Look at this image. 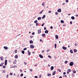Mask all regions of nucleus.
<instances>
[{
	"instance_id": "nucleus-1",
	"label": "nucleus",
	"mask_w": 78,
	"mask_h": 78,
	"mask_svg": "<svg viewBox=\"0 0 78 78\" xmlns=\"http://www.w3.org/2000/svg\"><path fill=\"white\" fill-rule=\"evenodd\" d=\"M69 65L70 66H73V62H70V63L69 64Z\"/></svg>"
},
{
	"instance_id": "nucleus-2",
	"label": "nucleus",
	"mask_w": 78,
	"mask_h": 78,
	"mask_svg": "<svg viewBox=\"0 0 78 78\" xmlns=\"http://www.w3.org/2000/svg\"><path fill=\"white\" fill-rule=\"evenodd\" d=\"M30 48H34V45H30Z\"/></svg>"
},
{
	"instance_id": "nucleus-3",
	"label": "nucleus",
	"mask_w": 78,
	"mask_h": 78,
	"mask_svg": "<svg viewBox=\"0 0 78 78\" xmlns=\"http://www.w3.org/2000/svg\"><path fill=\"white\" fill-rule=\"evenodd\" d=\"M58 12H61V9H59L57 10Z\"/></svg>"
},
{
	"instance_id": "nucleus-4",
	"label": "nucleus",
	"mask_w": 78,
	"mask_h": 78,
	"mask_svg": "<svg viewBox=\"0 0 78 78\" xmlns=\"http://www.w3.org/2000/svg\"><path fill=\"white\" fill-rule=\"evenodd\" d=\"M5 49V50H8V47L6 46H4L3 47Z\"/></svg>"
},
{
	"instance_id": "nucleus-5",
	"label": "nucleus",
	"mask_w": 78,
	"mask_h": 78,
	"mask_svg": "<svg viewBox=\"0 0 78 78\" xmlns=\"http://www.w3.org/2000/svg\"><path fill=\"white\" fill-rule=\"evenodd\" d=\"M54 69V67L53 66H52L51 67V70H53V69Z\"/></svg>"
},
{
	"instance_id": "nucleus-6",
	"label": "nucleus",
	"mask_w": 78,
	"mask_h": 78,
	"mask_svg": "<svg viewBox=\"0 0 78 78\" xmlns=\"http://www.w3.org/2000/svg\"><path fill=\"white\" fill-rule=\"evenodd\" d=\"M63 50H66L67 49V47H65L64 46H63Z\"/></svg>"
},
{
	"instance_id": "nucleus-7",
	"label": "nucleus",
	"mask_w": 78,
	"mask_h": 78,
	"mask_svg": "<svg viewBox=\"0 0 78 78\" xmlns=\"http://www.w3.org/2000/svg\"><path fill=\"white\" fill-rule=\"evenodd\" d=\"M1 59V61H3V56H1L0 57Z\"/></svg>"
},
{
	"instance_id": "nucleus-8",
	"label": "nucleus",
	"mask_w": 78,
	"mask_h": 78,
	"mask_svg": "<svg viewBox=\"0 0 78 78\" xmlns=\"http://www.w3.org/2000/svg\"><path fill=\"white\" fill-rule=\"evenodd\" d=\"M44 33H46V34H47V33H48V31L47 30H46L45 32Z\"/></svg>"
},
{
	"instance_id": "nucleus-9",
	"label": "nucleus",
	"mask_w": 78,
	"mask_h": 78,
	"mask_svg": "<svg viewBox=\"0 0 78 78\" xmlns=\"http://www.w3.org/2000/svg\"><path fill=\"white\" fill-rule=\"evenodd\" d=\"M39 56L40 57V58H43V56L41 55H40Z\"/></svg>"
},
{
	"instance_id": "nucleus-10",
	"label": "nucleus",
	"mask_w": 78,
	"mask_h": 78,
	"mask_svg": "<svg viewBox=\"0 0 78 78\" xmlns=\"http://www.w3.org/2000/svg\"><path fill=\"white\" fill-rule=\"evenodd\" d=\"M42 37H45V36H46V34H42Z\"/></svg>"
},
{
	"instance_id": "nucleus-11",
	"label": "nucleus",
	"mask_w": 78,
	"mask_h": 78,
	"mask_svg": "<svg viewBox=\"0 0 78 78\" xmlns=\"http://www.w3.org/2000/svg\"><path fill=\"white\" fill-rule=\"evenodd\" d=\"M41 17H38L37 18V20H41Z\"/></svg>"
},
{
	"instance_id": "nucleus-12",
	"label": "nucleus",
	"mask_w": 78,
	"mask_h": 78,
	"mask_svg": "<svg viewBox=\"0 0 78 78\" xmlns=\"http://www.w3.org/2000/svg\"><path fill=\"white\" fill-rule=\"evenodd\" d=\"M68 71L69 73L71 72H72V70L71 69H68Z\"/></svg>"
},
{
	"instance_id": "nucleus-13",
	"label": "nucleus",
	"mask_w": 78,
	"mask_h": 78,
	"mask_svg": "<svg viewBox=\"0 0 78 78\" xmlns=\"http://www.w3.org/2000/svg\"><path fill=\"white\" fill-rule=\"evenodd\" d=\"M30 44H33V41L32 40L30 41Z\"/></svg>"
},
{
	"instance_id": "nucleus-14",
	"label": "nucleus",
	"mask_w": 78,
	"mask_h": 78,
	"mask_svg": "<svg viewBox=\"0 0 78 78\" xmlns=\"http://www.w3.org/2000/svg\"><path fill=\"white\" fill-rule=\"evenodd\" d=\"M56 74V71H54L53 73H52L53 75H55Z\"/></svg>"
},
{
	"instance_id": "nucleus-15",
	"label": "nucleus",
	"mask_w": 78,
	"mask_h": 78,
	"mask_svg": "<svg viewBox=\"0 0 78 78\" xmlns=\"http://www.w3.org/2000/svg\"><path fill=\"white\" fill-rule=\"evenodd\" d=\"M37 31H38V34H40V33H41V31H40V30H37Z\"/></svg>"
},
{
	"instance_id": "nucleus-16",
	"label": "nucleus",
	"mask_w": 78,
	"mask_h": 78,
	"mask_svg": "<svg viewBox=\"0 0 78 78\" xmlns=\"http://www.w3.org/2000/svg\"><path fill=\"white\" fill-rule=\"evenodd\" d=\"M71 19H72V20H74L75 19V17L73 16H72L71 17Z\"/></svg>"
},
{
	"instance_id": "nucleus-17",
	"label": "nucleus",
	"mask_w": 78,
	"mask_h": 78,
	"mask_svg": "<svg viewBox=\"0 0 78 78\" xmlns=\"http://www.w3.org/2000/svg\"><path fill=\"white\" fill-rule=\"evenodd\" d=\"M70 51L71 53H72V54L73 53V50H72L70 49Z\"/></svg>"
},
{
	"instance_id": "nucleus-18",
	"label": "nucleus",
	"mask_w": 78,
	"mask_h": 78,
	"mask_svg": "<svg viewBox=\"0 0 78 78\" xmlns=\"http://www.w3.org/2000/svg\"><path fill=\"white\" fill-rule=\"evenodd\" d=\"M45 18V15H44L42 17V19H44V18Z\"/></svg>"
},
{
	"instance_id": "nucleus-19",
	"label": "nucleus",
	"mask_w": 78,
	"mask_h": 78,
	"mask_svg": "<svg viewBox=\"0 0 78 78\" xmlns=\"http://www.w3.org/2000/svg\"><path fill=\"white\" fill-rule=\"evenodd\" d=\"M74 53H76V52H77V50H76V49H74Z\"/></svg>"
},
{
	"instance_id": "nucleus-20",
	"label": "nucleus",
	"mask_w": 78,
	"mask_h": 78,
	"mask_svg": "<svg viewBox=\"0 0 78 78\" xmlns=\"http://www.w3.org/2000/svg\"><path fill=\"white\" fill-rule=\"evenodd\" d=\"M47 76H51V73H48Z\"/></svg>"
},
{
	"instance_id": "nucleus-21",
	"label": "nucleus",
	"mask_w": 78,
	"mask_h": 78,
	"mask_svg": "<svg viewBox=\"0 0 78 78\" xmlns=\"http://www.w3.org/2000/svg\"><path fill=\"white\" fill-rule=\"evenodd\" d=\"M21 52L23 54H25V51L23 50Z\"/></svg>"
},
{
	"instance_id": "nucleus-22",
	"label": "nucleus",
	"mask_w": 78,
	"mask_h": 78,
	"mask_svg": "<svg viewBox=\"0 0 78 78\" xmlns=\"http://www.w3.org/2000/svg\"><path fill=\"white\" fill-rule=\"evenodd\" d=\"M15 57L16 59H17V58H18V55H16L15 56Z\"/></svg>"
},
{
	"instance_id": "nucleus-23",
	"label": "nucleus",
	"mask_w": 78,
	"mask_h": 78,
	"mask_svg": "<svg viewBox=\"0 0 78 78\" xmlns=\"http://www.w3.org/2000/svg\"><path fill=\"white\" fill-rule=\"evenodd\" d=\"M34 23H37V20H35L34 21Z\"/></svg>"
},
{
	"instance_id": "nucleus-24",
	"label": "nucleus",
	"mask_w": 78,
	"mask_h": 78,
	"mask_svg": "<svg viewBox=\"0 0 78 78\" xmlns=\"http://www.w3.org/2000/svg\"><path fill=\"white\" fill-rule=\"evenodd\" d=\"M61 23H64V21H63V20H61Z\"/></svg>"
},
{
	"instance_id": "nucleus-25",
	"label": "nucleus",
	"mask_w": 78,
	"mask_h": 78,
	"mask_svg": "<svg viewBox=\"0 0 78 78\" xmlns=\"http://www.w3.org/2000/svg\"><path fill=\"white\" fill-rule=\"evenodd\" d=\"M55 38L56 39H58V35H55Z\"/></svg>"
},
{
	"instance_id": "nucleus-26",
	"label": "nucleus",
	"mask_w": 78,
	"mask_h": 78,
	"mask_svg": "<svg viewBox=\"0 0 78 78\" xmlns=\"http://www.w3.org/2000/svg\"><path fill=\"white\" fill-rule=\"evenodd\" d=\"M73 73H76V71L73 70Z\"/></svg>"
},
{
	"instance_id": "nucleus-27",
	"label": "nucleus",
	"mask_w": 78,
	"mask_h": 78,
	"mask_svg": "<svg viewBox=\"0 0 78 78\" xmlns=\"http://www.w3.org/2000/svg\"><path fill=\"white\" fill-rule=\"evenodd\" d=\"M57 45V44H55V48H56Z\"/></svg>"
},
{
	"instance_id": "nucleus-28",
	"label": "nucleus",
	"mask_w": 78,
	"mask_h": 78,
	"mask_svg": "<svg viewBox=\"0 0 78 78\" xmlns=\"http://www.w3.org/2000/svg\"><path fill=\"white\" fill-rule=\"evenodd\" d=\"M45 25V23H43V24H41V26L42 27H44V25Z\"/></svg>"
},
{
	"instance_id": "nucleus-29",
	"label": "nucleus",
	"mask_w": 78,
	"mask_h": 78,
	"mask_svg": "<svg viewBox=\"0 0 78 78\" xmlns=\"http://www.w3.org/2000/svg\"><path fill=\"white\" fill-rule=\"evenodd\" d=\"M3 63H2L0 64V66H3Z\"/></svg>"
},
{
	"instance_id": "nucleus-30",
	"label": "nucleus",
	"mask_w": 78,
	"mask_h": 78,
	"mask_svg": "<svg viewBox=\"0 0 78 78\" xmlns=\"http://www.w3.org/2000/svg\"><path fill=\"white\" fill-rule=\"evenodd\" d=\"M57 70H58V72H61V70L60 69H58Z\"/></svg>"
},
{
	"instance_id": "nucleus-31",
	"label": "nucleus",
	"mask_w": 78,
	"mask_h": 78,
	"mask_svg": "<svg viewBox=\"0 0 78 78\" xmlns=\"http://www.w3.org/2000/svg\"><path fill=\"white\" fill-rule=\"evenodd\" d=\"M28 55H29V56H30V55H31V52L28 53Z\"/></svg>"
},
{
	"instance_id": "nucleus-32",
	"label": "nucleus",
	"mask_w": 78,
	"mask_h": 78,
	"mask_svg": "<svg viewBox=\"0 0 78 78\" xmlns=\"http://www.w3.org/2000/svg\"><path fill=\"white\" fill-rule=\"evenodd\" d=\"M24 64L25 65V66L27 65V63L26 62H24Z\"/></svg>"
},
{
	"instance_id": "nucleus-33",
	"label": "nucleus",
	"mask_w": 78,
	"mask_h": 78,
	"mask_svg": "<svg viewBox=\"0 0 78 78\" xmlns=\"http://www.w3.org/2000/svg\"><path fill=\"white\" fill-rule=\"evenodd\" d=\"M48 57L49 58H50V59H51V57L50 55H48Z\"/></svg>"
},
{
	"instance_id": "nucleus-34",
	"label": "nucleus",
	"mask_w": 78,
	"mask_h": 78,
	"mask_svg": "<svg viewBox=\"0 0 78 78\" xmlns=\"http://www.w3.org/2000/svg\"><path fill=\"white\" fill-rule=\"evenodd\" d=\"M23 50H27V48H25L23 49Z\"/></svg>"
},
{
	"instance_id": "nucleus-35",
	"label": "nucleus",
	"mask_w": 78,
	"mask_h": 78,
	"mask_svg": "<svg viewBox=\"0 0 78 78\" xmlns=\"http://www.w3.org/2000/svg\"><path fill=\"white\" fill-rule=\"evenodd\" d=\"M42 6H44V2H43V3H42Z\"/></svg>"
},
{
	"instance_id": "nucleus-36",
	"label": "nucleus",
	"mask_w": 78,
	"mask_h": 78,
	"mask_svg": "<svg viewBox=\"0 0 78 78\" xmlns=\"http://www.w3.org/2000/svg\"><path fill=\"white\" fill-rule=\"evenodd\" d=\"M68 62V61H66L65 62V64H67Z\"/></svg>"
},
{
	"instance_id": "nucleus-37",
	"label": "nucleus",
	"mask_w": 78,
	"mask_h": 78,
	"mask_svg": "<svg viewBox=\"0 0 78 78\" xmlns=\"http://www.w3.org/2000/svg\"><path fill=\"white\" fill-rule=\"evenodd\" d=\"M2 67H3V68H4V69H5L6 68V66H3Z\"/></svg>"
},
{
	"instance_id": "nucleus-38",
	"label": "nucleus",
	"mask_w": 78,
	"mask_h": 78,
	"mask_svg": "<svg viewBox=\"0 0 78 78\" xmlns=\"http://www.w3.org/2000/svg\"><path fill=\"white\" fill-rule=\"evenodd\" d=\"M55 14L56 15H58V12H55Z\"/></svg>"
},
{
	"instance_id": "nucleus-39",
	"label": "nucleus",
	"mask_w": 78,
	"mask_h": 78,
	"mask_svg": "<svg viewBox=\"0 0 78 78\" xmlns=\"http://www.w3.org/2000/svg\"><path fill=\"white\" fill-rule=\"evenodd\" d=\"M21 76H23V74L22 73L20 75Z\"/></svg>"
},
{
	"instance_id": "nucleus-40",
	"label": "nucleus",
	"mask_w": 78,
	"mask_h": 78,
	"mask_svg": "<svg viewBox=\"0 0 78 78\" xmlns=\"http://www.w3.org/2000/svg\"><path fill=\"white\" fill-rule=\"evenodd\" d=\"M13 64H16V62L15 61L13 62Z\"/></svg>"
},
{
	"instance_id": "nucleus-41",
	"label": "nucleus",
	"mask_w": 78,
	"mask_h": 78,
	"mask_svg": "<svg viewBox=\"0 0 78 78\" xmlns=\"http://www.w3.org/2000/svg\"><path fill=\"white\" fill-rule=\"evenodd\" d=\"M8 76H9V75H8V74L6 75V78H9V77H8Z\"/></svg>"
},
{
	"instance_id": "nucleus-42",
	"label": "nucleus",
	"mask_w": 78,
	"mask_h": 78,
	"mask_svg": "<svg viewBox=\"0 0 78 78\" xmlns=\"http://www.w3.org/2000/svg\"><path fill=\"white\" fill-rule=\"evenodd\" d=\"M5 72H6V71H5V70H3V73H5Z\"/></svg>"
},
{
	"instance_id": "nucleus-43",
	"label": "nucleus",
	"mask_w": 78,
	"mask_h": 78,
	"mask_svg": "<svg viewBox=\"0 0 78 78\" xmlns=\"http://www.w3.org/2000/svg\"><path fill=\"white\" fill-rule=\"evenodd\" d=\"M39 25V23H36V26H38V25Z\"/></svg>"
},
{
	"instance_id": "nucleus-44",
	"label": "nucleus",
	"mask_w": 78,
	"mask_h": 78,
	"mask_svg": "<svg viewBox=\"0 0 78 78\" xmlns=\"http://www.w3.org/2000/svg\"><path fill=\"white\" fill-rule=\"evenodd\" d=\"M7 61H8V60H5V63H7Z\"/></svg>"
},
{
	"instance_id": "nucleus-45",
	"label": "nucleus",
	"mask_w": 78,
	"mask_h": 78,
	"mask_svg": "<svg viewBox=\"0 0 78 78\" xmlns=\"http://www.w3.org/2000/svg\"><path fill=\"white\" fill-rule=\"evenodd\" d=\"M66 3H68V2H69V0H66Z\"/></svg>"
},
{
	"instance_id": "nucleus-46",
	"label": "nucleus",
	"mask_w": 78,
	"mask_h": 78,
	"mask_svg": "<svg viewBox=\"0 0 78 78\" xmlns=\"http://www.w3.org/2000/svg\"><path fill=\"white\" fill-rule=\"evenodd\" d=\"M17 50H15V53H17Z\"/></svg>"
},
{
	"instance_id": "nucleus-47",
	"label": "nucleus",
	"mask_w": 78,
	"mask_h": 78,
	"mask_svg": "<svg viewBox=\"0 0 78 78\" xmlns=\"http://www.w3.org/2000/svg\"><path fill=\"white\" fill-rule=\"evenodd\" d=\"M49 51H50V50L48 49L47 51V52H48Z\"/></svg>"
},
{
	"instance_id": "nucleus-48",
	"label": "nucleus",
	"mask_w": 78,
	"mask_h": 78,
	"mask_svg": "<svg viewBox=\"0 0 78 78\" xmlns=\"http://www.w3.org/2000/svg\"><path fill=\"white\" fill-rule=\"evenodd\" d=\"M33 37H34V36H31L30 37V38H33Z\"/></svg>"
},
{
	"instance_id": "nucleus-49",
	"label": "nucleus",
	"mask_w": 78,
	"mask_h": 78,
	"mask_svg": "<svg viewBox=\"0 0 78 78\" xmlns=\"http://www.w3.org/2000/svg\"><path fill=\"white\" fill-rule=\"evenodd\" d=\"M63 75H66V73L64 72L63 73Z\"/></svg>"
},
{
	"instance_id": "nucleus-50",
	"label": "nucleus",
	"mask_w": 78,
	"mask_h": 78,
	"mask_svg": "<svg viewBox=\"0 0 78 78\" xmlns=\"http://www.w3.org/2000/svg\"><path fill=\"white\" fill-rule=\"evenodd\" d=\"M46 29H47V28H46V27H44V30H46Z\"/></svg>"
},
{
	"instance_id": "nucleus-51",
	"label": "nucleus",
	"mask_w": 78,
	"mask_h": 78,
	"mask_svg": "<svg viewBox=\"0 0 78 78\" xmlns=\"http://www.w3.org/2000/svg\"><path fill=\"white\" fill-rule=\"evenodd\" d=\"M34 34H35V33L34 32H33L32 33V35H34Z\"/></svg>"
},
{
	"instance_id": "nucleus-52",
	"label": "nucleus",
	"mask_w": 78,
	"mask_h": 78,
	"mask_svg": "<svg viewBox=\"0 0 78 78\" xmlns=\"http://www.w3.org/2000/svg\"><path fill=\"white\" fill-rule=\"evenodd\" d=\"M29 70L30 71V72H32L33 71V69H30Z\"/></svg>"
},
{
	"instance_id": "nucleus-53",
	"label": "nucleus",
	"mask_w": 78,
	"mask_h": 78,
	"mask_svg": "<svg viewBox=\"0 0 78 78\" xmlns=\"http://www.w3.org/2000/svg\"><path fill=\"white\" fill-rule=\"evenodd\" d=\"M50 28H51V29H53V27L51 26L50 27Z\"/></svg>"
},
{
	"instance_id": "nucleus-54",
	"label": "nucleus",
	"mask_w": 78,
	"mask_h": 78,
	"mask_svg": "<svg viewBox=\"0 0 78 78\" xmlns=\"http://www.w3.org/2000/svg\"><path fill=\"white\" fill-rule=\"evenodd\" d=\"M37 66V64H36V65H34L35 67H36V66Z\"/></svg>"
},
{
	"instance_id": "nucleus-55",
	"label": "nucleus",
	"mask_w": 78,
	"mask_h": 78,
	"mask_svg": "<svg viewBox=\"0 0 78 78\" xmlns=\"http://www.w3.org/2000/svg\"><path fill=\"white\" fill-rule=\"evenodd\" d=\"M70 24H72V21H70Z\"/></svg>"
},
{
	"instance_id": "nucleus-56",
	"label": "nucleus",
	"mask_w": 78,
	"mask_h": 78,
	"mask_svg": "<svg viewBox=\"0 0 78 78\" xmlns=\"http://www.w3.org/2000/svg\"><path fill=\"white\" fill-rule=\"evenodd\" d=\"M32 53L33 54H34L35 53V52L33 51V52H32Z\"/></svg>"
},
{
	"instance_id": "nucleus-57",
	"label": "nucleus",
	"mask_w": 78,
	"mask_h": 78,
	"mask_svg": "<svg viewBox=\"0 0 78 78\" xmlns=\"http://www.w3.org/2000/svg\"><path fill=\"white\" fill-rule=\"evenodd\" d=\"M9 62H11V61L10 60H9Z\"/></svg>"
},
{
	"instance_id": "nucleus-58",
	"label": "nucleus",
	"mask_w": 78,
	"mask_h": 78,
	"mask_svg": "<svg viewBox=\"0 0 78 78\" xmlns=\"http://www.w3.org/2000/svg\"><path fill=\"white\" fill-rule=\"evenodd\" d=\"M7 64V63H5V66H6V65Z\"/></svg>"
},
{
	"instance_id": "nucleus-59",
	"label": "nucleus",
	"mask_w": 78,
	"mask_h": 78,
	"mask_svg": "<svg viewBox=\"0 0 78 78\" xmlns=\"http://www.w3.org/2000/svg\"><path fill=\"white\" fill-rule=\"evenodd\" d=\"M34 77L35 78H37V76H35Z\"/></svg>"
},
{
	"instance_id": "nucleus-60",
	"label": "nucleus",
	"mask_w": 78,
	"mask_h": 78,
	"mask_svg": "<svg viewBox=\"0 0 78 78\" xmlns=\"http://www.w3.org/2000/svg\"><path fill=\"white\" fill-rule=\"evenodd\" d=\"M75 46H77V44H75Z\"/></svg>"
},
{
	"instance_id": "nucleus-61",
	"label": "nucleus",
	"mask_w": 78,
	"mask_h": 78,
	"mask_svg": "<svg viewBox=\"0 0 78 78\" xmlns=\"http://www.w3.org/2000/svg\"><path fill=\"white\" fill-rule=\"evenodd\" d=\"M67 74H69V72L68 71H67Z\"/></svg>"
},
{
	"instance_id": "nucleus-62",
	"label": "nucleus",
	"mask_w": 78,
	"mask_h": 78,
	"mask_svg": "<svg viewBox=\"0 0 78 78\" xmlns=\"http://www.w3.org/2000/svg\"><path fill=\"white\" fill-rule=\"evenodd\" d=\"M20 72H21V73L22 72V70L20 69Z\"/></svg>"
},
{
	"instance_id": "nucleus-63",
	"label": "nucleus",
	"mask_w": 78,
	"mask_h": 78,
	"mask_svg": "<svg viewBox=\"0 0 78 78\" xmlns=\"http://www.w3.org/2000/svg\"><path fill=\"white\" fill-rule=\"evenodd\" d=\"M10 75H12V73H10Z\"/></svg>"
},
{
	"instance_id": "nucleus-64",
	"label": "nucleus",
	"mask_w": 78,
	"mask_h": 78,
	"mask_svg": "<svg viewBox=\"0 0 78 78\" xmlns=\"http://www.w3.org/2000/svg\"><path fill=\"white\" fill-rule=\"evenodd\" d=\"M59 78H62V76H60L59 77Z\"/></svg>"
}]
</instances>
